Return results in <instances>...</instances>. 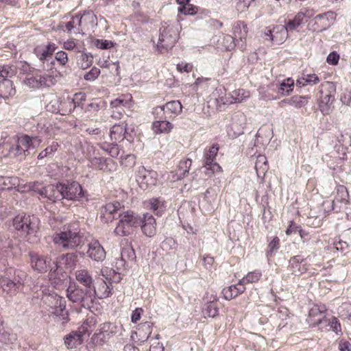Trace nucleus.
I'll list each match as a JSON object with an SVG mask.
<instances>
[{
	"label": "nucleus",
	"mask_w": 351,
	"mask_h": 351,
	"mask_svg": "<svg viewBox=\"0 0 351 351\" xmlns=\"http://www.w3.org/2000/svg\"><path fill=\"white\" fill-rule=\"evenodd\" d=\"M325 316L323 315V311L318 307H313L308 313L307 321L311 326L320 325L324 323Z\"/></svg>",
	"instance_id": "nucleus-34"
},
{
	"label": "nucleus",
	"mask_w": 351,
	"mask_h": 351,
	"mask_svg": "<svg viewBox=\"0 0 351 351\" xmlns=\"http://www.w3.org/2000/svg\"><path fill=\"white\" fill-rule=\"evenodd\" d=\"M235 96H232L234 98V103H240L243 101L245 98L250 97V93L243 89H239L234 93Z\"/></svg>",
	"instance_id": "nucleus-58"
},
{
	"label": "nucleus",
	"mask_w": 351,
	"mask_h": 351,
	"mask_svg": "<svg viewBox=\"0 0 351 351\" xmlns=\"http://www.w3.org/2000/svg\"><path fill=\"white\" fill-rule=\"evenodd\" d=\"M121 257L128 263L129 261H132L136 258L134 250L130 246L123 247L121 252Z\"/></svg>",
	"instance_id": "nucleus-51"
},
{
	"label": "nucleus",
	"mask_w": 351,
	"mask_h": 351,
	"mask_svg": "<svg viewBox=\"0 0 351 351\" xmlns=\"http://www.w3.org/2000/svg\"><path fill=\"white\" fill-rule=\"evenodd\" d=\"M41 141L38 136L23 134V155L28 156L34 154V149L40 145Z\"/></svg>",
	"instance_id": "nucleus-30"
},
{
	"label": "nucleus",
	"mask_w": 351,
	"mask_h": 351,
	"mask_svg": "<svg viewBox=\"0 0 351 351\" xmlns=\"http://www.w3.org/2000/svg\"><path fill=\"white\" fill-rule=\"evenodd\" d=\"M78 256L76 252H69L60 255L56 261L52 263L53 267H51L49 275L50 278H56L59 272L61 271L60 267L64 266L66 269H73L77 265Z\"/></svg>",
	"instance_id": "nucleus-7"
},
{
	"label": "nucleus",
	"mask_w": 351,
	"mask_h": 351,
	"mask_svg": "<svg viewBox=\"0 0 351 351\" xmlns=\"http://www.w3.org/2000/svg\"><path fill=\"white\" fill-rule=\"evenodd\" d=\"M123 206L119 202H109L102 206L100 208V218L104 223L112 221L116 215L122 212Z\"/></svg>",
	"instance_id": "nucleus-16"
},
{
	"label": "nucleus",
	"mask_w": 351,
	"mask_h": 351,
	"mask_svg": "<svg viewBox=\"0 0 351 351\" xmlns=\"http://www.w3.org/2000/svg\"><path fill=\"white\" fill-rule=\"evenodd\" d=\"M111 282L108 284L104 280H101L98 282L97 287L93 285V288L90 289L93 293L91 294L93 297V302L97 296L99 299L107 298L112 295V288L110 287Z\"/></svg>",
	"instance_id": "nucleus-29"
},
{
	"label": "nucleus",
	"mask_w": 351,
	"mask_h": 351,
	"mask_svg": "<svg viewBox=\"0 0 351 351\" xmlns=\"http://www.w3.org/2000/svg\"><path fill=\"white\" fill-rule=\"evenodd\" d=\"M53 243L64 250H74L82 244L83 234L77 222L64 225L53 235Z\"/></svg>",
	"instance_id": "nucleus-1"
},
{
	"label": "nucleus",
	"mask_w": 351,
	"mask_h": 351,
	"mask_svg": "<svg viewBox=\"0 0 351 351\" xmlns=\"http://www.w3.org/2000/svg\"><path fill=\"white\" fill-rule=\"evenodd\" d=\"M119 222L114 229V233L119 237L132 234L134 228L141 224V216L132 210H122L119 213Z\"/></svg>",
	"instance_id": "nucleus-3"
},
{
	"label": "nucleus",
	"mask_w": 351,
	"mask_h": 351,
	"mask_svg": "<svg viewBox=\"0 0 351 351\" xmlns=\"http://www.w3.org/2000/svg\"><path fill=\"white\" fill-rule=\"evenodd\" d=\"M15 88L13 86V82L6 79L0 84V97L5 98L14 95Z\"/></svg>",
	"instance_id": "nucleus-39"
},
{
	"label": "nucleus",
	"mask_w": 351,
	"mask_h": 351,
	"mask_svg": "<svg viewBox=\"0 0 351 351\" xmlns=\"http://www.w3.org/2000/svg\"><path fill=\"white\" fill-rule=\"evenodd\" d=\"M294 80L288 77L284 80L280 85V90L284 95H289L293 90Z\"/></svg>",
	"instance_id": "nucleus-46"
},
{
	"label": "nucleus",
	"mask_w": 351,
	"mask_h": 351,
	"mask_svg": "<svg viewBox=\"0 0 351 351\" xmlns=\"http://www.w3.org/2000/svg\"><path fill=\"white\" fill-rule=\"evenodd\" d=\"M81 19H80V14H77L73 16L69 21L65 23V27L68 32L71 33L72 32L75 34H80L83 29L81 27Z\"/></svg>",
	"instance_id": "nucleus-37"
},
{
	"label": "nucleus",
	"mask_w": 351,
	"mask_h": 351,
	"mask_svg": "<svg viewBox=\"0 0 351 351\" xmlns=\"http://www.w3.org/2000/svg\"><path fill=\"white\" fill-rule=\"evenodd\" d=\"M60 187V182L56 185H48L40 191V196L54 202L60 201L62 199V193Z\"/></svg>",
	"instance_id": "nucleus-27"
},
{
	"label": "nucleus",
	"mask_w": 351,
	"mask_h": 351,
	"mask_svg": "<svg viewBox=\"0 0 351 351\" xmlns=\"http://www.w3.org/2000/svg\"><path fill=\"white\" fill-rule=\"evenodd\" d=\"M288 28L286 25H276L273 27V37L271 38V42L274 44L280 45L288 37Z\"/></svg>",
	"instance_id": "nucleus-32"
},
{
	"label": "nucleus",
	"mask_w": 351,
	"mask_h": 351,
	"mask_svg": "<svg viewBox=\"0 0 351 351\" xmlns=\"http://www.w3.org/2000/svg\"><path fill=\"white\" fill-rule=\"evenodd\" d=\"M219 299L216 294L206 293L203 298L202 313L204 318H215L219 315Z\"/></svg>",
	"instance_id": "nucleus-12"
},
{
	"label": "nucleus",
	"mask_w": 351,
	"mask_h": 351,
	"mask_svg": "<svg viewBox=\"0 0 351 351\" xmlns=\"http://www.w3.org/2000/svg\"><path fill=\"white\" fill-rule=\"evenodd\" d=\"M3 181L0 182V190H6L10 189L12 187H16V186H19V180L17 178L15 177H1Z\"/></svg>",
	"instance_id": "nucleus-44"
},
{
	"label": "nucleus",
	"mask_w": 351,
	"mask_h": 351,
	"mask_svg": "<svg viewBox=\"0 0 351 351\" xmlns=\"http://www.w3.org/2000/svg\"><path fill=\"white\" fill-rule=\"evenodd\" d=\"M132 97L130 95H121V97L112 100L110 106L112 109H117L125 108H130Z\"/></svg>",
	"instance_id": "nucleus-38"
},
{
	"label": "nucleus",
	"mask_w": 351,
	"mask_h": 351,
	"mask_svg": "<svg viewBox=\"0 0 351 351\" xmlns=\"http://www.w3.org/2000/svg\"><path fill=\"white\" fill-rule=\"evenodd\" d=\"M247 32L248 30L246 25L243 23H237V25L234 27V38L230 37V38L233 40L234 42L238 41V39L242 41L243 39H245Z\"/></svg>",
	"instance_id": "nucleus-41"
},
{
	"label": "nucleus",
	"mask_w": 351,
	"mask_h": 351,
	"mask_svg": "<svg viewBox=\"0 0 351 351\" xmlns=\"http://www.w3.org/2000/svg\"><path fill=\"white\" fill-rule=\"evenodd\" d=\"M86 255L94 261L101 262L106 258V251L98 241H93L88 245Z\"/></svg>",
	"instance_id": "nucleus-22"
},
{
	"label": "nucleus",
	"mask_w": 351,
	"mask_h": 351,
	"mask_svg": "<svg viewBox=\"0 0 351 351\" xmlns=\"http://www.w3.org/2000/svg\"><path fill=\"white\" fill-rule=\"evenodd\" d=\"M192 165V160L189 158L182 159L180 161L176 170V179L181 180L189 175V169Z\"/></svg>",
	"instance_id": "nucleus-36"
},
{
	"label": "nucleus",
	"mask_w": 351,
	"mask_h": 351,
	"mask_svg": "<svg viewBox=\"0 0 351 351\" xmlns=\"http://www.w3.org/2000/svg\"><path fill=\"white\" fill-rule=\"evenodd\" d=\"M289 268L295 276H300L308 270L306 258L301 255L294 256L289 260Z\"/></svg>",
	"instance_id": "nucleus-23"
},
{
	"label": "nucleus",
	"mask_w": 351,
	"mask_h": 351,
	"mask_svg": "<svg viewBox=\"0 0 351 351\" xmlns=\"http://www.w3.org/2000/svg\"><path fill=\"white\" fill-rule=\"evenodd\" d=\"M322 324H325L326 326H329V330H331L336 333H338V332L341 331L340 323L339 322L337 318H336L335 317H332L328 319L324 318V321Z\"/></svg>",
	"instance_id": "nucleus-50"
},
{
	"label": "nucleus",
	"mask_w": 351,
	"mask_h": 351,
	"mask_svg": "<svg viewBox=\"0 0 351 351\" xmlns=\"http://www.w3.org/2000/svg\"><path fill=\"white\" fill-rule=\"evenodd\" d=\"M182 110V106L178 100L167 102L164 106H156L153 109L154 114H163L168 116L169 119L175 117L179 114Z\"/></svg>",
	"instance_id": "nucleus-17"
},
{
	"label": "nucleus",
	"mask_w": 351,
	"mask_h": 351,
	"mask_svg": "<svg viewBox=\"0 0 351 351\" xmlns=\"http://www.w3.org/2000/svg\"><path fill=\"white\" fill-rule=\"evenodd\" d=\"M310 96L308 95H293L289 98L288 105L293 106L296 108L304 107L308 103Z\"/></svg>",
	"instance_id": "nucleus-40"
},
{
	"label": "nucleus",
	"mask_w": 351,
	"mask_h": 351,
	"mask_svg": "<svg viewBox=\"0 0 351 351\" xmlns=\"http://www.w3.org/2000/svg\"><path fill=\"white\" fill-rule=\"evenodd\" d=\"M178 10L179 12L185 15H194L197 12L198 7L189 3L187 5L179 6Z\"/></svg>",
	"instance_id": "nucleus-52"
},
{
	"label": "nucleus",
	"mask_w": 351,
	"mask_h": 351,
	"mask_svg": "<svg viewBox=\"0 0 351 351\" xmlns=\"http://www.w3.org/2000/svg\"><path fill=\"white\" fill-rule=\"evenodd\" d=\"M349 194L347 188L343 185H339L337 188V195L335 199L332 202V210L339 212L342 205H347L348 203Z\"/></svg>",
	"instance_id": "nucleus-24"
},
{
	"label": "nucleus",
	"mask_w": 351,
	"mask_h": 351,
	"mask_svg": "<svg viewBox=\"0 0 351 351\" xmlns=\"http://www.w3.org/2000/svg\"><path fill=\"white\" fill-rule=\"evenodd\" d=\"M179 37L178 29L173 24L164 22L159 29V37L157 49L160 53H164L171 49Z\"/></svg>",
	"instance_id": "nucleus-4"
},
{
	"label": "nucleus",
	"mask_w": 351,
	"mask_h": 351,
	"mask_svg": "<svg viewBox=\"0 0 351 351\" xmlns=\"http://www.w3.org/2000/svg\"><path fill=\"white\" fill-rule=\"evenodd\" d=\"M338 348L339 351H351V343L345 339H341L339 342Z\"/></svg>",
	"instance_id": "nucleus-64"
},
{
	"label": "nucleus",
	"mask_w": 351,
	"mask_h": 351,
	"mask_svg": "<svg viewBox=\"0 0 351 351\" xmlns=\"http://www.w3.org/2000/svg\"><path fill=\"white\" fill-rule=\"evenodd\" d=\"M75 277L76 280L84 286L86 289H91L93 288L94 279L92 276V272L87 269L81 268L75 271Z\"/></svg>",
	"instance_id": "nucleus-25"
},
{
	"label": "nucleus",
	"mask_w": 351,
	"mask_h": 351,
	"mask_svg": "<svg viewBox=\"0 0 351 351\" xmlns=\"http://www.w3.org/2000/svg\"><path fill=\"white\" fill-rule=\"evenodd\" d=\"M128 124L125 122H120L114 124L110 130V138L112 142L117 143L128 138V132H127Z\"/></svg>",
	"instance_id": "nucleus-26"
},
{
	"label": "nucleus",
	"mask_w": 351,
	"mask_h": 351,
	"mask_svg": "<svg viewBox=\"0 0 351 351\" xmlns=\"http://www.w3.org/2000/svg\"><path fill=\"white\" fill-rule=\"evenodd\" d=\"M54 60L58 61L60 65L64 66L68 62V55L65 51H60L56 53Z\"/></svg>",
	"instance_id": "nucleus-60"
},
{
	"label": "nucleus",
	"mask_w": 351,
	"mask_h": 351,
	"mask_svg": "<svg viewBox=\"0 0 351 351\" xmlns=\"http://www.w3.org/2000/svg\"><path fill=\"white\" fill-rule=\"evenodd\" d=\"M237 287L235 285H231L228 287L224 288L222 290V294L226 300H230L232 298L238 296L237 292Z\"/></svg>",
	"instance_id": "nucleus-53"
},
{
	"label": "nucleus",
	"mask_w": 351,
	"mask_h": 351,
	"mask_svg": "<svg viewBox=\"0 0 351 351\" xmlns=\"http://www.w3.org/2000/svg\"><path fill=\"white\" fill-rule=\"evenodd\" d=\"M93 293L90 289H83L80 286H70L66 289V296L70 301L80 304L84 308H90L93 304Z\"/></svg>",
	"instance_id": "nucleus-5"
},
{
	"label": "nucleus",
	"mask_w": 351,
	"mask_h": 351,
	"mask_svg": "<svg viewBox=\"0 0 351 351\" xmlns=\"http://www.w3.org/2000/svg\"><path fill=\"white\" fill-rule=\"evenodd\" d=\"M86 332V327L84 325L78 330L71 331L64 338V344L68 349L75 348L83 342V335Z\"/></svg>",
	"instance_id": "nucleus-21"
},
{
	"label": "nucleus",
	"mask_w": 351,
	"mask_h": 351,
	"mask_svg": "<svg viewBox=\"0 0 351 351\" xmlns=\"http://www.w3.org/2000/svg\"><path fill=\"white\" fill-rule=\"evenodd\" d=\"M335 13L327 12L317 14L308 23V29L312 32H321L328 29L335 20Z\"/></svg>",
	"instance_id": "nucleus-8"
},
{
	"label": "nucleus",
	"mask_w": 351,
	"mask_h": 351,
	"mask_svg": "<svg viewBox=\"0 0 351 351\" xmlns=\"http://www.w3.org/2000/svg\"><path fill=\"white\" fill-rule=\"evenodd\" d=\"M142 232L147 237H154L156 233V222L152 215L145 213L141 216L140 226Z\"/></svg>",
	"instance_id": "nucleus-20"
},
{
	"label": "nucleus",
	"mask_w": 351,
	"mask_h": 351,
	"mask_svg": "<svg viewBox=\"0 0 351 351\" xmlns=\"http://www.w3.org/2000/svg\"><path fill=\"white\" fill-rule=\"evenodd\" d=\"M56 49V45L53 43H49L45 46H38L34 49V53L43 62V69L53 67L55 60L53 53Z\"/></svg>",
	"instance_id": "nucleus-10"
},
{
	"label": "nucleus",
	"mask_w": 351,
	"mask_h": 351,
	"mask_svg": "<svg viewBox=\"0 0 351 351\" xmlns=\"http://www.w3.org/2000/svg\"><path fill=\"white\" fill-rule=\"evenodd\" d=\"M255 168L256 170L258 169H261L263 171H267L268 169L267 166V160L265 156L263 155H259L257 157L256 163H255Z\"/></svg>",
	"instance_id": "nucleus-59"
},
{
	"label": "nucleus",
	"mask_w": 351,
	"mask_h": 351,
	"mask_svg": "<svg viewBox=\"0 0 351 351\" xmlns=\"http://www.w3.org/2000/svg\"><path fill=\"white\" fill-rule=\"evenodd\" d=\"M304 77L306 79V82L307 83V85L309 84V85H315V84H317L319 83V77L315 74V73H311V74H304Z\"/></svg>",
	"instance_id": "nucleus-63"
},
{
	"label": "nucleus",
	"mask_w": 351,
	"mask_h": 351,
	"mask_svg": "<svg viewBox=\"0 0 351 351\" xmlns=\"http://www.w3.org/2000/svg\"><path fill=\"white\" fill-rule=\"evenodd\" d=\"M29 262L32 268L39 273H45L47 271V269L53 267V265H51V258L45 257L38 253L31 252L29 254Z\"/></svg>",
	"instance_id": "nucleus-18"
},
{
	"label": "nucleus",
	"mask_w": 351,
	"mask_h": 351,
	"mask_svg": "<svg viewBox=\"0 0 351 351\" xmlns=\"http://www.w3.org/2000/svg\"><path fill=\"white\" fill-rule=\"evenodd\" d=\"M155 121L152 123V130L156 134H168L173 128V125L169 121V117L163 114H154Z\"/></svg>",
	"instance_id": "nucleus-19"
},
{
	"label": "nucleus",
	"mask_w": 351,
	"mask_h": 351,
	"mask_svg": "<svg viewBox=\"0 0 351 351\" xmlns=\"http://www.w3.org/2000/svg\"><path fill=\"white\" fill-rule=\"evenodd\" d=\"M100 73V69L94 66L84 75V79L86 81H94L99 77Z\"/></svg>",
	"instance_id": "nucleus-57"
},
{
	"label": "nucleus",
	"mask_w": 351,
	"mask_h": 351,
	"mask_svg": "<svg viewBox=\"0 0 351 351\" xmlns=\"http://www.w3.org/2000/svg\"><path fill=\"white\" fill-rule=\"evenodd\" d=\"M340 56L339 54L336 51H332L330 52L327 58H326V62L330 65H337L339 63Z\"/></svg>",
	"instance_id": "nucleus-61"
},
{
	"label": "nucleus",
	"mask_w": 351,
	"mask_h": 351,
	"mask_svg": "<svg viewBox=\"0 0 351 351\" xmlns=\"http://www.w3.org/2000/svg\"><path fill=\"white\" fill-rule=\"evenodd\" d=\"M219 151V146L213 145L208 149H204L203 164L206 169L209 171L207 173L213 174L221 171V167L215 160Z\"/></svg>",
	"instance_id": "nucleus-14"
},
{
	"label": "nucleus",
	"mask_w": 351,
	"mask_h": 351,
	"mask_svg": "<svg viewBox=\"0 0 351 351\" xmlns=\"http://www.w3.org/2000/svg\"><path fill=\"white\" fill-rule=\"evenodd\" d=\"M60 190L62 193V199L80 200L84 197V191L82 186L75 181L67 182L66 183L60 182Z\"/></svg>",
	"instance_id": "nucleus-15"
},
{
	"label": "nucleus",
	"mask_w": 351,
	"mask_h": 351,
	"mask_svg": "<svg viewBox=\"0 0 351 351\" xmlns=\"http://www.w3.org/2000/svg\"><path fill=\"white\" fill-rule=\"evenodd\" d=\"M145 204L147 208L153 210L159 216L162 215L166 208L165 201L161 198H152Z\"/></svg>",
	"instance_id": "nucleus-35"
},
{
	"label": "nucleus",
	"mask_w": 351,
	"mask_h": 351,
	"mask_svg": "<svg viewBox=\"0 0 351 351\" xmlns=\"http://www.w3.org/2000/svg\"><path fill=\"white\" fill-rule=\"evenodd\" d=\"M43 188L44 187H43L40 183L32 182L29 184H23V192L32 191L40 195V191H42Z\"/></svg>",
	"instance_id": "nucleus-54"
},
{
	"label": "nucleus",
	"mask_w": 351,
	"mask_h": 351,
	"mask_svg": "<svg viewBox=\"0 0 351 351\" xmlns=\"http://www.w3.org/2000/svg\"><path fill=\"white\" fill-rule=\"evenodd\" d=\"M40 221L34 215L23 216V232H26L27 241L31 243H37L39 241L38 235Z\"/></svg>",
	"instance_id": "nucleus-11"
},
{
	"label": "nucleus",
	"mask_w": 351,
	"mask_h": 351,
	"mask_svg": "<svg viewBox=\"0 0 351 351\" xmlns=\"http://www.w3.org/2000/svg\"><path fill=\"white\" fill-rule=\"evenodd\" d=\"M311 16V11L308 10L300 11L298 12L293 19H289L286 23L285 25L289 30H295L303 23L305 18H309Z\"/></svg>",
	"instance_id": "nucleus-31"
},
{
	"label": "nucleus",
	"mask_w": 351,
	"mask_h": 351,
	"mask_svg": "<svg viewBox=\"0 0 351 351\" xmlns=\"http://www.w3.org/2000/svg\"><path fill=\"white\" fill-rule=\"evenodd\" d=\"M79 14L80 19H82V25L84 26V28L89 29L97 26V16L92 10L84 11V12L82 14L81 13H79Z\"/></svg>",
	"instance_id": "nucleus-33"
},
{
	"label": "nucleus",
	"mask_w": 351,
	"mask_h": 351,
	"mask_svg": "<svg viewBox=\"0 0 351 351\" xmlns=\"http://www.w3.org/2000/svg\"><path fill=\"white\" fill-rule=\"evenodd\" d=\"M16 284L12 281L5 277L0 278V288L6 293L15 291Z\"/></svg>",
	"instance_id": "nucleus-48"
},
{
	"label": "nucleus",
	"mask_w": 351,
	"mask_h": 351,
	"mask_svg": "<svg viewBox=\"0 0 351 351\" xmlns=\"http://www.w3.org/2000/svg\"><path fill=\"white\" fill-rule=\"evenodd\" d=\"M280 246V239L278 237H274L268 244L267 256H271L274 251L277 250Z\"/></svg>",
	"instance_id": "nucleus-55"
},
{
	"label": "nucleus",
	"mask_w": 351,
	"mask_h": 351,
	"mask_svg": "<svg viewBox=\"0 0 351 351\" xmlns=\"http://www.w3.org/2000/svg\"><path fill=\"white\" fill-rule=\"evenodd\" d=\"M335 88L332 83L328 84V88L319 90L318 106L321 112L326 115L331 111V106L335 101Z\"/></svg>",
	"instance_id": "nucleus-9"
},
{
	"label": "nucleus",
	"mask_w": 351,
	"mask_h": 351,
	"mask_svg": "<svg viewBox=\"0 0 351 351\" xmlns=\"http://www.w3.org/2000/svg\"><path fill=\"white\" fill-rule=\"evenodd\" d=\"M338 314L343 319H347L351 322V304L343 303L338 308Z\"/></svg>",
	"instance_id": "nucleus-45"
},
{
	"label": "nucleus",
	"mask_w": 351,
	"mask_h": 351,
	"mask_svg": "<svg viewBox=\"0 0 351 351\" xmlns=\"http://www.w3.org/2000/svg\"><path fill=\"white\" fill-rule=\"evenodd\" d=\"M262 276V272L258 270H254L249 272L247 275L241 279V282H246V283H254L258 282Z\"/></svg>",
	"instance_id": "nucleus-47"
},
{
	"label": "nucleus",
	"mask_w": 351,
	"mask_h": 351,
	"mask_svg": "<svg viewBox=\"0 0 351 351\" xmlns=\"http://www.w3.org/2000/svg\"><path fill=\"white\" fill-rule=\"evenodd\" d=\"M88 160L90 166L99 170L105 171L108 169V159L104 157L88 156Z\"/></svg>",
	"instance_id": "nucleus-42"
},
{
	"label": "nucleus",
	"mask_w": 351,
	"mask_h": 351,
	"mask_svg": "<svg viewBox=\"0 0 351 351\" xmlns=\"http://www.w3.org/2000/svg\"><path fill=\"white\" fill-rule=\"evenodd\" d=\"M96 46L101 49H108L113 47V43L108 40H97Z\"/></svg>",
	"instance_id": "nucleus-62"
},
{
	"label": "nucleus",
	"mask_w": 351,
	"mask_h": 351,
	"mask_svg": "<svg viewBox=\"0 0 351 351\" xmlns=\"http://www.w3.org/2000/svg\"><path fill=\"white\" fill-rule=\"evenodd\" d=\"M136 182L141 189L147 190L156 184L157 173L141 166L136 171Z\"/></svg>",
	"instance_id": "nucleus-13"
},
{
	"label": "nucleus",
	"mask_w": 351,
	"mask_h": 351,
	"mask_svg": "<svg viewBox=\"0 0 351 351\" xmlns=\"http://www.w3.org/2000/svg\"><path fill=\"white\" fill-rule=\"evenodd\" d=\"M59 145L57 142H52V143L42 151L38 156V159H43L45 157H49L53 155L58 149Z\"/></svg>",
	"instance_id": "nucleus-49"
},
{
	"label": "nucleus",
	"mask_w": 351,
	"mask_h": 351,
	"mask_svg": "<svg viewBox=\"0 0 351 351\" xmlns=\"http://www.w3.org/2000/svg\"><path fill=\"white\" fill-rule=\"evenodd\" d=\"M93 60L92 55L82 53L77 57V64L80 68L84 70L91 66Z\"/></svg>",
	"instance_id": "nucleus-43"
},
{
	"label": "nucleus",
	"mask_w": 351,
	"mask_h": 351,
	"mask_svg": "<svg viewBox=\"0 0 351 351\" xmlns=\"http://www.w3.org/2000/svg\"><path fill=\"white\" fill-rule=\"evenodd\" d=\"M247 119L245 115L241 112H236L232 117L231 129L233 131V136L237 137L243 134L246 126Z\"/></svg>",
	"instance_id": "nucleus-28"
},
{
	"label": "nucleus",
	"mask_w": 351,
	"mask_h": 351,
	"mask_svg": "<svg viewBox=\"0 0 351 351\" xmlns=\"http://www.w3.org/2000/svg\"><path fill=\"white\" fill-rule=\"evenodd\" d=\"M43 69L47 73L41 74L38 71H35L32 73H27L23 83L32 88L50 87L56 84L60 76V73L54 67Z\"/></svg>",
	"instance_id": "nucleus-2"
},
{
	"label": "nucleus",
	"mask_w": 351,
	"mask_h": 351,
	"mask_svg": "<svg viewBox=\"0 0 351 351\" xmlns=\"http://www.w3.org/2000/svg\"><path fill=\"white\" fill-rule=\"evenodd\" d=\"M136 157L134 154H128L124 158H121V164L126 168H131L134 166Z\"/></svg>",
	"instance_id": "nucleus-56"
},
{
	"label": "nucleus",
	"mask_w": 351,
	"mask_h": 351,
	"mask_svg": "<svg viewBox=\"0 0 351 351\" xmlns=\"http://www.w3.org/2000/svg\"><path fill=\"white\" fill-rule=\"evenodd\" d=\"M43 300L50 308L53 309V313L64 322L68 320V312L66 311V300L64 298L53 293L45 295Z\"/></svg>",
	"instance_id": "nucleus-6"
}]
</instances>
